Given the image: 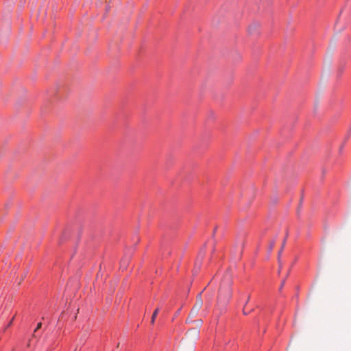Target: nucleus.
I'll list each match as a JSON object with an SVG mask.
<instances>
[{"label": "nucleus", "mask_w": 351, "mask_h": 351, "mask_svg": "<svg viewBox=\"0 0 351 351\" xmlns=\"http://www.w3.org/2000/svg\"><path fill=\"white\" fill-rule=\"evenodd\" d=\"M201 295H202V293H200L197 296L196 302H195V305L193 307V309L197 310L198 311L200 310V308H202V304H203V301H202Z\"/></svg>", "instance_id": "f257e3e1"}, {"label": "nucleus", "mask_w": 351, "mask_h": 351, "mask_svg": "<svg viewBox=\"0 0 351 351\" xmlns=\"http://www.w3.org/2000/svg\"><path fill=\"white\" fill-rule=\"evenodd\" d=\"M286 243V239L283 241L282 245L281 246V250L279 251L278 256H280L282 253V249L284 248Z\"/></svg>", "instance_id": "0eeeda50"}, {"label": "nucleus", "mask_w": 351, "mask_h": 351, "mask_svg": "<svg viewBox=\"0 0 351 351\" xmlns=\"http://www.w3.org/2000/svg\"><path fill=\"white\" fill-rule=\"evenodd\" d=\"M274 244H275L274 241H271L270 243L269 246V252H271L273 250V248L274 247Z\"/></svg>", "instance_id": "423d86ee"}, {"label": "nucleus", "mask_w": 351, "mask_h": 351, "mask_svg": "<svg viewBox=\"0 0 351 351\" xmlns=\"http://www.w3.org/2000/svg\"><path fill=\"white\" fill-rule=\"evenodd\" d=\"M12 320H13V319L9 322L8 326H11V324H12Z\"/></svg>", "instance_id": "9b49d317"}, {"label": "nucleus", "mask_w": 351, "mask_h": 351, "mask_svg": "<svg viewBox=\"0 0 351 351\" xmlns=\"http://www.w3.org/2000/svg\"><path fill=\"white\" fill-rule=\"evenodd\" d=\"M284 285H285V280H283V281L282 282V284H281V286H280V289H282V287L284 286Z\"/></svg>", "instance_id": "1a4fd4ad"}, {"label": "nucleus", "mask_w": 351, "mask_h": 351, "mask_svg": "<svg viewBox=\"0 0 351 351\" xmlns=\"http://www.w3.org/2000/svg\"><path fill=\"white\" fill-rule=\"evenodd\" d=\"M201 324H202V320H199L197 322V324L201 325Z\"/></svg>", "instance_id": "f8f14e48"}, {"label": "nucleus", "mask_w": 351, "mask_h": 351, "mask_svg": "<svg viewBox=\"0 0 351 351\" xmlns=\"http://www.w3.org/2000/svg\"><path fill=\"white\" fill-rule=\"evenodd\" d=\"M125 263H124V261H122V262H121V267H123V264H125Z\"/></svg>", "instance_id": "ddd939ff"}, {"label": "nucleus", "mask_w": 351, "mask_h": 351, "mask_svg": "<svg viewBox=\"0 0 351 351\" xmlns=\"http://www.w3.org/2000/svg\"><path fill=\"white\" fill-rule=\"evenodd\" d=\"M198 312L199 311L197 310H195V309L192 308L189 315L191 317H195L197 315Z\"/></svg>", "instance_id": "7ed1b4c3"}, {"label": "nucleus", "mask_w": 351, "mask_h": 351, "mask_svg": "<svg viewBox=\"0 0 351 351\" xmlns=\"http://www.w3.org/2000/svg\"><path fill=\"white\" fill-rule=\"evenodd\" d=\"M278 262H279V270H280L281 269L282 265H281V263H280V260H278Z\"/></svg>", "instance_id": "9d476101"}, {"label": "nucleus", "mask_w": 351, "mask_h": 351, "mask_svg": "<svg viewBox=\"0 0 351 351\" xmlns=\"http://www.w3.org/2000/svg\"><path fill=\"white\" fill-rule=\"evenodd\" d=\"M158 311H159V308H157L154 312L153 313V315L152 316V319H151V323L153 324L155 322V319H156V317L158 313Z\"/></svg>", "instance_id": "f03ea898"}, {"label": "nucleus", "mask_w": 351, "mask_h": 351, "mask_svg": "<svg viewBox=\"0 0 351 351\" xmlns=\"http://www.w3.org/2000/svg\"><path fill=\"white\" fill-rule=\"evenodd\" d=\"M41 326H42V323H41V322H39V323L37 324V326H36V329H35L34 332H36L37 330H38L39 328H40Z\"/></svg>", "instance_id": "6e6552de"}, {"label": "nucleus", "mask_w": 351, "mask_h": 351, "mask_svg": "<svg viewBox=\"0 0 351 351\" xmlns=\"http://www.w3.org/2000/svg\"><path fill=\"white\" fill-rule=\"evenodd\" d=\"M191 332L193 333L195 339H197L199 337V332L198 330H197L195 329H193V330H191Z\"/></svg>", "instance_id": "20e7f679"}, {"label": "nucleus", "mask_w": 351, "mask_h": 351, "mask_svg": "<svg viewBox=\"0 0 351 351\" xmlns=\"http://www.w3.org/2000/svg\"><path fill=\"white\" fill-rule=\"evenodd\" d=\"M256 28V25H251L249 27V32L250 34H252L253 33V31L255 30V29Z\"/></svg>", "instance_id": "39448f33"}]
</instances>
